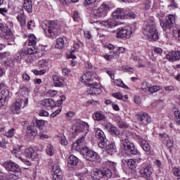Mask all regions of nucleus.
Returning a JSON list of instances; mask_svg holds the SVG:
<instances>
[{"label":"nucleus","instance_id":"obj_1","mask_svg":"<svg viewBox=\"0 0 180 180\" xmlns=\"http://www.w3.org/2000/svg\"><path fill=\"white\" fill-rule=\"evenodd\" d=\"M143 34L147 37L150 41H157L160 39L158 35V30L153 18L148 20L144 22Z\"/></svg>","mask_w":180,"mask_h":180},{"label":"nucleus","instance_id":"obj_2","mask_svg":"<svg viewBox=\"0 0 180 180\" xmlns=\"http://www.w3.org/2000/svg\"><path fill=\"white\" fill-rule=\"evenodd\" d=\"M43 25V30L44 31L46 37L51 39H56L58 34H60V24L57 21H49L47 24Z\"/></svg>","mask_w":180,"mask_h":180},{"label":"nucleus","instance_id":"obj_3","mask_svg":"<svg viewBox=\"0 0 180 180\" xmlns=\"http://www.w3.org/2000/svg\"><path fill=\"white\" fill-rule=\"evenodd\" d=\"M126 18V13L124 11L122 8H117L115 12L112 13V19H109L106 21H103L101 25L105 26V27H113L117 26V20H120V19H124Z\"/></svg>","mask_w":180,"mask_h":180},{"label":"nucleus","instance_id":"obj_4","mask_svg":"<svg viewBox=\"0 0 180 180\" xmlns=\"http://www.w3.org/2000/svg\"><path fill=\"white\" fill-rule=\"evenodd\" d=\"M121 147L124 150L125 153H130L133 155L137 154V149L133 143H130L129 140V136H127L126 134H123L121 138Z\"/></svg>","mask_w":180,"mask_h":180},{"label":"nucleus","instance_id":"obj_5","mask_svg":"<svg viewBox=\"0 0 180 180\" xmlns=\"http://www.w3.org/2000/svg\"><path fill=\"white\" fill-rule=\"evenodd\" d=\"M153 165L150 163H143L139 170L141 176L144 179L151 180L153 179Z\"/></svg>","mask_w":180,"mask_h":180},{"label":"nucleus","instance_id":"obj_6","mask_svg":"<svg viewBox=\"0 0 180 180\" xmlns=\"http://www.w3.org/2000/svg\"><path fill=\"white\" fill-rule=\"evenodd\" d=\"M89 129V125L88 123L77 120L75 124L72 127V134H78V133H81V131H88Z\"/></svg>","mask_w":180,"mask_h":180},{"label":"nucleus","instance_id":"obj_7","mask_svg":"<svg viewBox=\"0 0 180 180\" xmlns=\"http://www.w3.org/2000/svg\"><path fill=\"white\" fill-rule=\"evenodd\" d=\"M98 147L100 148H105L107 154L109 155H113L115 153H116V146H115V143L110 141H101L98 143Z\"/></svg>","mask_w":180,"mask_h":180},{"label":"nucleus","instance_id":"obj_8","mask_svg":"<svg viewBox=\"0 0 180 180\" xmlns=\"http://www.w3.org/2000/svg\"><path fill=\"white\" fill-rule=\"evenodd\" d=\"M28 102L29 99L27 98H18L11 106V110L12 112H14V113H19L20 108H22H22H25V106H27Z\"/></svg>","mask_w":180,"mask_h":180},{"label":"nucleus","instance_id":"obj_9","mask_svg":"<svg viewBox=\"0 0 180 180\" xmlns=\"http://www.w3.org/2000/svg\"><path fill=\"white\" fill-rule=\"evenodd\" d=\"M103 178H110L112 176V169L116 171V163L113 162H107V167L101 169Z\"/></svg>","mask_w":180,"mask_h":180},{"label":"nucleus","instance_id":"obj_10","mask_svg":"<svg viewBox=\"0 0 180 180\" xmlns=\"http://www.w3.org/2000/svg\"><path fill=\"white\" fill-rule=\"evenodd\" d=\"M2 167L6 169V171H12L13 172H20V167L19 165L15 163L12 160L3 162L1 163Z\"/></svg>","mask_w":180,"mask_h":180},{"label":"nucleus","instance_id":"obj_11","mask_svg":"<svg viewBox=\"0 0 180 180\" xmlns=\"http://www.w3.org/2000/svg\"><path fill=\"white\" fill-rule=\"evenodd\" d=\"M133 33V30H131V27L126 26L122 28H120L117 30V36L118 39H124V37H127L130 36Z\"/></svg>","mask_w":180,"mask_h":180},{"label":"nucleus","instance_id":"obj_12","mask_svg":"<svg viewBox=\"0 0 180 180\" xmlns=\"http://www.w3.org/2000/svg\"><path fill=\"white\" fill-rule=\"evenodd\" d=\"M174 23H175V15L169 14L165 22L160 21V26L163 30H166L167 29H171L174 26Z\"/></svg>","mask_w":180,"mask_h":180},{"label":"nucleus","instance_id":"obj_13","mask_svg":"<svg viewBox=\"0 0 180 180\" xmlns=\"http://www.w3.org/2000/svg\"><path fill=\"white\" fill-rule=\"evenodd\" d=\"M136 119L141 124L151 123V117L146 112H140L136 115Z\"/></svg>","mask_w":180,"mask_h":180},{"label":"nucleus","instance_id":"obj_14","mask_svg":"<svg viewBox=\"0 0 180 180\" xmlns=\"http://www.w3.org/2000/svg\"><path fill=\"white\" fill-rule=\"evenodd\" d=\"M85 148V138L84 136L77 139L72 145L73 150H76V151H81V153H82L83 149Z\"/></svg>","mask_w":180,"mask_h":180},{"label":"nucleus","instance_id":"obj_15","mask_svg":"<svg viewBox=\"0 0 180 180\" xmlns=\"http://www.w3.org/2000/svg\"><path fill=\"white\" fill-rule=\"evenodd\" d=\"M25 155L30 160H33L34 161H37L40 158V155L34 150L33 148H28L25 150Z\"/></svg>","mask_w":180,"mask_h":180},{"label":"nucleus","instance_id":"obj_16","mask_svg":"<svg viewBox=\"0 0 180 180\" xmlns=\"http://www.w3.org/2000/svg\"><path fill=\"white\" fill-rule=\"evenodd\" d=\"M134 139L135 140H136V141H138V143L141 144L144 151H146V153L150 152V150H151V146H150V144L148 143V142H147V141L144 140L141 136L139 135H135Z\"/></svg>","mask_w":180,"mask_h":180},{"label":"nucleus","instance_id":"obj_17","mask_svg":"<svg viewBox=\"0 0 180 180\" xmlns=\"http://www.w3.org/2000/svg\"><path fill=\"white\" fill-rule=\"evenodd\" d=\"M109 9H110L109 4L106 3H103L101 5L100 8L95 11L94 13L96 16H105Z\"/></svg>","mask_w":180,"mask_h":180},{"label":"nucleus","instance_id":"obj_18","mask_svg":"<svg viewBox=\"0 0 180 180\" xmlns=\"http://www.w3.org/2000/svg\"><path fill=\"white\" fill-rule=\"evenodd\" d=\"M53 180H63V171L58 165H54L52 168Z\"/></svg>","mask_w":180,"mask_h":180},{"label":"nucleus","instance_id":"obj_19","mask_svg":"<svg viewBox=\"0 0 180 180\" xmlns=\"http://www.w3.org/2000/svg\"><path fill=\"white\" fill-rule=\"evenodd\" d=\"M97 77L98 76L96 75V73L87 72L82 76L81 81L82 82H84V84H86V82H91V81H94V79H96Z\"/></svg>","mask_w":180,"mask_h":180},{"label":"nucleus","instance_id":"obj_20","mask_svg":"<svg viewBox=\"0 0 180 180\" xmlns=\"http://www.w3.org/2000/svg\"><path fill=\"white\" fill-rule=\"evenodd\" d=\"M82 153H84V155H86V160H90L91 161H94L98 158V153L96 152H94L88 148H84L82 150Z\"/></svg>","mask_w":180,"mask_h":180},{"label":"nucleus","instance_id":"obj_21","mask_svg":"<svg viewBox=\"0 0 180 180\" xmlns=\"http://www.w3.org/2000/svg\"><path fill=\"white\" fill-rule=\"evenodd\" d=\"M37 136V129L33 125L27 127V137L28 140H34V137Z\"/></svg>","mask_w":180,"mask_h":180},{"label":"nucleus","instance_id":"obj_22","mask_svg":"<svg viewBox=\"0 0 180 180\" xmlns=\"http://www.w3.org/2000/svg\"><path fill=\"white\" fill-rule=\"evenodd\" d=\"M79 160L78 158L75 156L74 155H71L68 158V167L69 169H74V168H77V165H78Z\"/></svg>","mask_w":180,"mask_h":180},{"label":"nucleus","instance_id":"obj_23","mask_svg":"<svg viewBox=\"0 0 180 180\" xmlns=\"http://www.w3.org/2000/svg\"><path fill=\"white\" fill-rule=\"evenodd\" d=\"M34 53H37V49L34 46H30L27 48V51L22 50L18 52L19 56H20V58H23V57H26V56H29L30 54H34Z\"/></svg>","mask_w":180,"mask_h":180},{"label":"nucleus","instance_id":"obj_24","mask_svg":"<svg viewBox=\"0 0 180 180\" xmlns=\"http://www.w3.org/2000/svg\"><path fill=\"white\" fill-rule=\"evenodd\" d=\"M104 127L111 134H113L114 136L119 135V131H117V128H116V127L113 126V124H112V123H110V122H106L104 124Z\"/></svg>","mask_w":180,"mask_h":180},{"label":"nucleus","instance_id":"obj_25","mask_svg":"<svg viewBox=\"0 0 180 180\" xmlns=\"http://www.w3.org/2000/svg\"><path fill=\"white\" fill-rule=\"evenodd\" d=\"M86 85L90 86L92 89V91L89 94H101V84L99 83L94 82L93 83H86Z\"/></svg>","mask_w":180,"mask_h":180},{"label":"nucleus","instance_id":"obj_26","mask_svg":"<svg viewBox=\"0 0 180 180\" xmlns=\"http://www.w3.org/2000/svg\"><path fill=\"white\" fill-rule=\"evenodd\" d=\"M93 119L96 122H106L107 120L105 113H103L102 111H97L94 112Z\"/></svg>","mask_w":180,"mask_h":180},{"label":"nucleus","instance_id":"obj_27","mask_svg":"<svg viewBox=\"0 0 180 180\" xmlns=\"http://www.w3.org/2000/svg\"><path fill=\"white\" fill-rule=\"evenodd\" d=\"M166 58L169 60V61H176V60L180 59V51H178L170 52L166 56Z\"/></svg>","mask_w":180,"mask_h":180},{"label":"nucleus","instance_id":"obj_28","mask_svg":"<svg viewBox=\"0 0 180 180\" xmlns=\"http://www.w3.org/2000/svg\"><path fill=\"white\" fill-rule=\"evenodd\" d=\"M53 79L54 86L61 87L67 85V84L64 82V79L58 75H54Z\"/></svg>","mask_w":180,"mask_h":180},{"label":"nucleus","instance_id":"obj_29","mask_svg":"<svg viewBox=\"0 0 180 180\" xmlns=\"http://www.w3.org/2000/svg\"><path fill=\"white\" fill-rule=\"evenodd\" d=\"M94 131L96 132L95 136L96 139L101 140V141H107L106 136H105V133L103 132V131H102V129L99 128H95Z\"/></svg>","mask_w":180,"mask_h":180},{"label":"nucleus","instance_id":"obj_30","mask_svg":"<svg viewBox=\"0 0 180 180\" xmlns=\"http://www.w3.org/2000/svg\"><path fill=\"white\" fill-rule=\"evenodd\" d=\"M91 178L94 180H101L102 178H103V175L102 174V170L101 169H94L91 172Z\"/></svg>","mask_w":180,"mask_h":180},{"label":"nucleus","instance_id":"obj_31","mask_svg":"<svg viewBox=\"0 0 180 180\" xmlns=\"http://www.w3.org/2000/svg\"><path fill=\"white\" fill-rule=\"evenodd\" d=\"M37 43V39H36V36L33 34H30L28 36V42L25 43V46L27 44L28 46L30 47H34L36 46V44Z\"/></svg>","mask_w":180,"mask_h":180},{"label":"nucleus","instance_id":"obj_32","mask_svg":"<svg viewBox=\"0 0 180 180\" xmlns=\"http://www.w3.org/2000/svg\"><path fill=\"white\" fill-rule=\"evenodd\" d=\"M23 8L28 13L33 12V5L32 4V0H25L23 4Z\"/></svg>","mask_w":180,"mask_h":180},{"label":"nucleus","instance_id":"obj_33","mask_svg":"<svg viewBox=\"0 0 180 180\" xmlns=\"http://www.w3.org/2000/svg\"><path fill=\"white\" fill-rule=\"evenodd\" d=\"M41 105L46 108H53L54 106V101L51 98H46L41 101Z\"/></svg>","mask_w":180,"mask_h":180},{"label":"nucleus","instance_id":"obj_34","mask_svg":"<svg viewBox=\"0 0 180 180\" xmlns=\"http://www.w3.org/2000/svg\"><path fill=\"white\" fill-rule=\"evenodd\" d=\"M38 65L39 67V68H47L48 65H49V60L47 59H41L39 61L38 63Z\"/></svg>","mask_w":180,"mask_h":180},{"label":"nucleus","instance_id":"obj_35","mask_svg":"<svg viewBox=\"0 0 180 180\" xmlns=\"http://www.w3.org/2000/svg\"><path fill=\"white\" fill-rule=\"evenodd\" d=\"M3 36L4 38H6V40H10V41H13V34H12V32L10 31L4 32L3 34Z\"/></svg>","mask_w":180,"mask_h":180},{"label":"nucleus","instance_id":"obj_36","mask_svg":"<svg viewBox=\"0 0 180 180\" xmlns=\"http://www.w3.org/2000/svg\"><path fill=\"white\" fill-rule=\"evenodd\" d=\"M104 58L110 61L111 60H114V58H119V53L117 52H113L112 55H105Z\"/></svg>","mask_w":180,"mask_h":180},{"label":"nucleus","instance_id":"obj_37","mask_svg":"<svg viewBox=\"0 0 180 180\" xmlns=\"http://www.w3.org/2000/svg\"><path fill=\"white\" fill-rule=\"evenodd\" d=\"M22 151V146H14L13 148V150H11L12 154L15 155L17 158H19L20 156H18V153H20Z\"/></svg>","mask_w":180,"mask_h":180},{"label":"nucleus","instance_id":"obj_38","mask_svg":"<svg viewBox=\"0 0 180 180\" xmlns=\"http://www.w3.org/2000/svg\"><path fill=\"white\" fill-rule=\"evenodd\" d=\"M114 84L115 85H117V86H121V88H124V89H129L127 85L124 84L121 79H115Z\"/></svg>","mask_w":180,"mask_h":180},{"label":"nucleus","instance_id":"obj_39","mask_svg":"<svg viewBox=\"0 0 180 180\" xmlns=\"http://www.w3.org/2000/svg\"><path fill=\"white\" fill-rule=\"evenodd\" d=\"M64 39L63 38H58L56 39V49H63V47H64Z\"/></svg>","mask_w":180,"mask_h":180},{"label":"nucleus","instance_id":"obj_40","mask_svg":"<svg viewBox=\"0 0 180 180\" xmlns=\"http://www.w3.org/2000/svg\"><path fill=\"white\" fill-rule=\"evenodd\" d=\"M151 84L147 82H143L141 84V89L142 91H143V92H148L149 89H150V86Z\"/></svg>","mask_w":180,"mask_h":180},{"label":"nucleus","instance_id":"obj_41","mask_svg":"<svg viewBox=\"0 0 180 180\" xmlns=\"http://www.w3.org/2000/svg\"><path fill=\"white\" fill-rule=\"evenodd\" d=\"M6 180H18L19 177L15 174L9 173L6 176Z\"/></svg>","mask_w":180,"mask_h":180},{"label":"nucleus","instance_id":"obj_42","mask_svg":"<svg viewBox=\"0 0 180 180\" xmlns=\"http://www.w3.org/2000/svg\"><path fill=\"white\" fill-rule=\"evenodd\" d=\"M4 136L8 139H11L13 136H15V129L11 128L7 132L5 133Z\"/></svg>","mask_w":180,"mask_h":180},{"label":"nucleus","instance_id":"obj_43","mask_svg":"<svg viewBox=\"0 0 180 180\" xmlns=\"http://www.w3.org/2000/svg\"><path fill=\"white\" fill-rule=\"evenodd\" d=\"M160 89H161V87L158 86H151L150 84L148 92H149L150 94H154V92H157V91H160Z\"/></svg>","mask_w":180,"mask_h":180},{"label":"nucleus","instance_id":"obj_44","mask_svg":"<svg viewBox=\"0 0 180 180\" xmlns=\"http://www.w3.org/2000/svg\"><path fill=\"white\" fill-rule=\"evenodd\" d=\"M46 154L47 155H53L54 154V148L53 147V145H49L46 148Z\"/></svg>","mask_w":180,"mask_h":180},{"label":"nucleus","instance_id":"obj_45","mask_svg":"<svg viewBox=\"0 0 180 180\" xmlns=\"http://www.w3.org/2000/svg\"><path fill=\"white\" fill-rule=\"evenodd\" d=\"M127 165L131 169H134L136 168V162L133 159H129L127 161Z\"/></svg>","mask_w":180,"mask_h":180},{"label":"nucleus","instance_id":"obj_46","mask_svg":"<svg viewBox=\"0 0 180 180\" xmlns=\"http://www.w3.org/2000/svg\"><path fill=\"white\" fill-rule=\"evenodd\" d=\"M174 115L176 122L177 123V124H180V111H179L178 110H175Z\"/></svg>","mask_w":180,"mask_h":180},{"label":"nucleus","instance_id":"obj_47","mask_svg":"<svg viewBox=\"0 0 180 180\" xmlns=\"http://www.w3.org/2000/svg\"><path fill=\"white\" fill-rule=\"evenodd\" d=\"M0 96L1 98H3L4 99L6 100V98H8V96H9V91H8V89L2 90L0 92Z\"/></svg>","mask_w":180,"mask_h":180},{"label":"nucleus","instance_id":"obj_48","mask_svg":"<svg viewBox=\"0 0 180 180\" xmlns=\"http://www.w3.org/2000/svg\"><path fill=\"white\" fill-rule=\"evenodd\" d=\"M60 143L62 146H67L68 144V141H67L65 136L60 135Z\"/></svg>","mask_w":180,"mask_h":180},{"label":"nucleus","instance_id":"obj_49","mask_svg":"<svg viewBox=\"0 0 180 180\" xmlns=\"http://www.w3.org/2000/svg\"><path fill=\"white\" fill-rule=\"evenodd\" d=\"M122 70L125 72H134V69L133 68H130L129 66H122Z\"/></svg>","mask_w":180,"mask_h":180},{"label":"nucleus","instance_id":"obj_50","mask_svg":"<svg viewBox=\"0 0 180 180\" xmlns=\"http://www.w3.org/2000/svg\"><path fill=\"white\" fill-rule=\"evenodd\" d=\"M44 120H37L36 121V124L37 126V127H43V126H44Z\"/></svg>","mask_w":180,"mask_h":180},{"label":"nucleus","instance_id":"obj_51","mask_svg":"<svg viewBox=\"0 0 180 180\" xmlns=\"http://www.w3.org/2000/svg\"><path fill=\"white\" fill-rule=\"evenodd\" d=\"M112 96L116 98V99L122 100L123 99V96L120 92L112 94Z\"/></svg>","mask_w":180,"mask_h":180},{"label":"nucleus","instance_id":"obj_52","mask_svg":"<svg viewBox=\"0 0 180 180\" xmlns=\"http://www.w3.org/2000/svg\"><path fill=\"white\" fill-rule=\"evenodd\" d=\"M17 20H18V22H20L21 26H23V25L26 23V20H25V18H23L20 15L17 16Z\"/></svg>","mask_w":180,"mask_h":180},{"label":"nucleus","instance_id":"obj_53","mask_svg":"<svg viewBox=\"0 0 180 180\" xmlns=\"http://www.w3.org/2000/svg\"><path fill=\"white\" fill-rule=\"evenodd\" d=\"M73 19L75 22L78 21V19H79V13H78V11H75L73 12Z\"/></svg>","mask_w":180,"mask_h":180},{"label":"nucleus","instance_id":"obj_54","mask_svg":"<svg viewBox=\"0 0 180 180\" xmlns=\"http://www.w3.org/2000/svg\"><path fill=\"white\" fill-rule=\"evenodd\" d=\"M11 56V52H4L0 53V58H8Z\"/></svg>","mask_w":180,"mask_h":180},{"label":"nucleus","instance_id":"obj_55","mask_svg":"<svg viewBox=\"0 0 180 180\" xmlns=\"http://www.w3.org/2000/svg\"><path fill=\"white\" fill-rule=\"evenodd\" d=\"M18 159L20 160L22 162H23L24 164H25V165H28V166L32 165V162H30V161H29V160H27L26 159H23L20 156L18 157Z\"/></svg>","mask_w":180,"mask_h":180},{"label":"nucleus","instance_id":"obj_56","mask_svg":"<svg viewBox=\"0 0 180 180\" xmlns=\"http://www.w3.org/2000/svg\"><path fill=\"white\" fill-rule=\"evenodd\" d=\"M174 175L175 176H180V167H175L173 169Z\"/></svg>","mask_w":180,"mask_h":180},{"label":"nucleus","instance_id":"obj_57","mask_svg":"<svg viewBox=\"0 0 180 180\" xmlns=\"http://www.w3.org/2000/svg\"><path fill=\"white\" fill-rule=\"evenodd\" d=\"M60 112H61V108H58L51 115V117H56V116L60 115Z\"/></svg>","mask_w":180,"mask_h":180},{"label":"nucleus","instance_id":"obj_58","mask_svg":"<svg viewBox=\"0 0 180 180\" xmlns=\"http://www.w3.org/2000/svg\"><path fill=\"white\" fill-rule=\"evenodd\" d=\"M65 99H67L65 96H61L60 97V99L58 100V105H63V102H64L65 101Z\"/></svg>","mask_w":180,"mask_h":180},{"label":"nucleus","instance_id":"obj_59","mask_svg":"<svg viewBox=\"0 0 180 180\" xmlns=\"http://www.w3.org/2000/svg\"><path fill=\"white\" fill-rule=\"evenodd\" d=\"M39 139L41 140H47V139H50V136L46 134H41V135H39Z\"/></svg>","mask_w":180,"mask_h":180},{"label":"nucleus","instance_id":"obj_60","mask_svg":"<svg viewBox=\"0 0 180 180\" xmlns=\"http://www.w3.org/2000/svg\"><path fill=\"white\" fill-rule=\"evenodd\" d=\"M33 26H34V21H33V20L29 21L27 23V29L29 30H30V29H32V27H33Z\"/></svg>","mask_w":180,"mask_h":180},{"label":"nucleus","instance_id":"obj_61","mask_svg":"<svg viewBox=\"0 0 180 180\" xmlns=\"http://www.w3.org/2000/svg\"><path fill=\"white\" fill-rule=\"evenodd\" d=\"M130 59L133 60L134 61H140V58L139 56H134V53L131 54Z\"/></svg>","mask_w":180,"mask_h":180},{"label":"nucleus","instance_id":"obj_62","mask_svg":"<svg viewBox=\"0 0 180 180\" xmlns=\"http://www.w3.org/2000/svg\"><path fill=\"white\" fill-rule=\"evenodd\" d=\"M71 72V70L68 69V68H63V75H68V74H70Z\"/></svg>","mask_w":180,"mask_h":180},{"label":"nucleus","instance_id":"obj_63","mask_svg":"<svg viewBox=\"0 0 180 180\" xmlns=\"http://www.w3.org/2000/svg\"><path fill=\"white\" fill-rule=\"evenodd\" d=\"M0 13L4 16H6L8 15V10L6 8H0Z\"/></svg>","mask_w":180,"mask_h":180},{"label":"nucleus","instance_id":"obj_64","mask_svg":"<svg viewBox=\"0 0 180 180\" xmlns=\"http://www.w3.org/2000/svg\"><path fill=\"white\" fill-rule=\"evenodd\" d=\"M39 116L47 117V116H49V112H47L46 110H41L39 112Z\"/></svg>","mask_w":180,"mask_h":180}]
</instances>
